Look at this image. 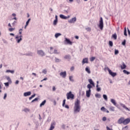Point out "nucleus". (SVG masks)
Returning <instances> with one entry per match:
<instances>
[{
	"instance_id": "nucleus-1",
	"label": "nucleus",
	"mask_w": 130,
	"mask_h": 130,
	"mask_svg": "<svg viewBox=\"0 0 130 130\" xmlns=\"http://www.w3.org/2000/svg\"><path fill=\"white\" fill-rule=\"evenodd\" d=\"M80 100L77 99V101L75 102L74 104V113H78V112L81 111V106H80Z\"/></svg>"
},
{
	"instance_id": "nucleus-2",
	"label": "nucleus",
	"mask_w": 130,
	"mask_h": 130,
	"mask_svg": "<svg viewBox=\"0 0 130 130\" xmlns=\"http://www.w3.org/2000/svg\"><path fill=\"white\" fill-rule=\"evenodd\" d=\"M67 99H74L75 98V95L74 94L72 93V91H70L69 92L67 93Z\"/></svg>"
},
{
	"instance_id": "nucleus-3",
	"label": "nucleus",
	"mask_w": 130,
	"mask_h": 130,
	"mask_svg": "<svg viewBox=\"0 0 130 130\" xmlns=\"http://www.w3.org/2000/svg\"><path fill=\"white\" fill-rule=\"evenodd\" d=\"M99 27L101 30H103V27H104V26L103 25V18L102 17L100 18Z\"/></svg>"
},
{
	"instance_id": "nucleus-4",
	"label": "nucleus",
	"mask_w": 130,
	"mask_h": 130,
	"mask_svg": "<svg viewBox=\"0 0 130 130\" xmlns=\"http://www.w3.org/2000/svg\"><path fill=\"white\" fill-rule=\"evenodd\" d=\"M52 49H53V47H50V53H51V54H52V53H54L55 54H58V53H59V52H58V51H57V50L56 49H54V52L52 51Z\"/></svg>"
},
{
	"instance_id": "nucleus-5",
	"label": "nucleus",
	"mask_w": 130,
	"mask_h": 130,
	"mask_svg": "<svg viewBox=\"0 0 130 130\" xmlns=\"http://www.w3.org/2000/svg\"><path fill=\"white\" fill-rule=\"evenodd\" d=\"M37 53L39 54V55H40L41 56H44L45 55V53L42 50H38L37 51Z\"/></svg>"
},
{
	"instance_id": "nucleus-6",
	"label": "nucleus",
	"mask_w": 130,
	"mask_h": 130,
	"mask_svg": "<svg viewBox=\"0 0 130 130\" xmlns=\"http://www.w3.org/2000/svg\"><path fill=\"white\" fill-rule=\"evenodd\" d=\"M108 71L109 72V74L112 76V77H115V76H116V73L112 72V71H111L109 69H108Z\"/></svg>"
},
{
	"instance_id": "nucleus-7",
	"label": "nucleus",
	"mask_w": 130,
	"mask_h": 130,
	"mask_svg": "<svg viewBox=\"0 0 130 130\" xmlns=\"http://www.w3.org/2000/svg\"><path fill=\"white\" fill-rule=\"evenodd\" d=\"M60 76L62 77L63 79H66V77H67V72H62L60 73Z\"/></svg>"
},
{
	"instance_id": "nucleus-8",
	"label": "nucleus",
	"mask_w": 130,
	"mask_h": 130,
	"mask_svg": "<svg viewBox=\"0 0 130 130\" xmlns=\"http://www.w3.org/2000/svg\"><path fill=\"white\" fill-rule=\"evenodd\" d=\"M129 122H130L129 118H127L125 119H124L123 124H124L125 125L126 124H128V123H129Z\"/></svg>"
},
{
	"instance_id": "nucleus-9",
	"label": "nucleus",
	"mask_w": 130,
	"mask_h": 130,
	"mask_svg": "<svg viewBox=\"0 0 130 130\" xmlns=\"http://www.w3.org/2000/svg\"><path fill=\"white\" fill-rule=\"evenodd\" d=\"M22 35H20L19 37L17 36L16 37V41L17 42V43H20L21 42V41H22Z\"/></svg>"
},
{
	"instance_id": "nucleus-10",
	"label": "nucleus",
	"mask_w": 130,
	"mask_h": 130,
	"mask_svg": "<svg viewBox=\"0 0 130 130\" xmlns=\"http://www.w3.org/2000/svg\"><path fill=\"white\" fill-rule=\"evenodd\" d=\"M124 120V118L121 117L120 119H118L117 122L119 124H121V123L123 124V121Z\"/></svg>"
},
{
	"instance_id": "nucleus-11",
	"label": "nucleus",
	"mask_w": 130,
	"mask_h": 130,
	"mask_svg": "<svg viewBox=\"0 0 130 130\" xmlns=\"http://www.w3.org/2000/svg\"><path fill=\"white\" fill-rule=\"evenodd\" d=\"M77 21V18L76 17H74L72 18L71 19L69 20V23H70L71 24H72L73 23H75Z\"/></svg>"
},
{
	"instance_id": "nucleus-12",
	"label": "nucleus",
	"mask_w": 130,
	"mask_h": 130,
	"mask_svg": "<svg viewBox=\"0 0 130 130\" xmlns=\"http://www.w3.org/2000/svg\"><path fill=\"white\" fill-rule=\"evenodd\" d=\"M60 18L61 19H63V20H67V19H69V18H70V16H65L64 15H63L62 14H60Z\"/></svg>"
},
{
	"instance_id": "nucleus-13",
	"label": "nucleus",
	"mask_w": 130,
	"mask_h": 130,
	"mask_svg": "<svg viewBox=\"0 0 130 130\" xmlns=\"http://www.w3.org/2000/svg\"><path fill=\"white\" fill-rule=\"evenodd\" d=\"M65 42H67V44H70V45H72L73 42L71 41V40H69V39H65Z\"/></svg>"
},
{
	"instance_id": "nucleus-14",
	"label": "nucleus",
	"mask_w": 130,
	"mask_h": 130,
	"mask_svg": "<svg viewBox=\"0 0 130 130\" xmlns=\"http://www.w3.org/2000/svg\"><path fill=\"white\" fill-rule=\"evenodd\" d=\"M55 126V122H52L51 123L50 128L49 130H53Z\"/></svg>"
},
{
	"instance_id": "nucleus-15",
	"label": "nucleus",
	"mask_w": 130,
	"mask_h": 130,
	"mask_svg": "<svg viewBox=\"0 0 130 130\" xmlns=\"http://www.w3.org/2000/svg\"><path fill=\"white\" fill-rule=\"evenodd\" d=\"M120 106H121L122 107H123V108H124V109H125L126 110H128V111H129V109L127 107H126V106L125 105H124V104H120Z\"/></svg>"
},
{
	"instance_id": "nucleus-16",
	"label": "nucleus",
	"mask_w": 130,
	"mask_h": 130,
	"mask_svg": "<svg viewBox=\"0 0 130 130\" xmlns=\"http://www.w3.org/2000/svg\"><path fill=\"white\" fill-rule=\"evenodd\" d=\"M86 97H90V95H91V89L86 91Z\"/></svg>"
},
{
	"instance_id": "nucleus-17",
	"label": "nucleus",
	"mask_w": 130,
	"mask_h": 130,
	"mask_svg": "<svg viewBox=\"0 0 130 130\" xmlns=\"http://www.w3.org/2000/svg\"><path fill=\"white\" fill-rule=\"evenodd\" d=\"M88 58H85L82 60V64H85V63H88Z\"/></svg>"
},
{
	"instance_id": "nucleus-18",
	"label": "nucleus",
	"mask_w": 130,
	"mask_h": 130,
	"mask_svg": "<svg viewBox=\"0 0 130 130\" xmlns=\"http://www.w3.org/2000/svg\"><path fill=\"white\" fill-rule=\"evenodd\" d=\"M23 95L24 97H27V96H30V95H31V92L28 91L26 92H24Z\"/></svg>"
},
{
	"instance_id": "nucleus-19",
	"label": "nucleus",
	"mask_w": 130,
	"mask_h": 130,
	"mask_svg": "<svg viewBox=\"0 0 130 130\" xmlns=\"http://www.w3.org/2000/svg\"><path fill=\"white\" fill-rule=\"evenodd\" d=\"M121 70H124L125 69H126V65H125L124 62H123L121 66Z\"/></svg>"
},
{
	"instance_id": "nucleus-20",
	"label": "nucleus",
	"mask_w": 130,
	"mask_h": 130,
	"mask_svg": "<svg viewBox=\"0 0 130 130\" xmlns=\"http://www.w3.org/2000/svg\"><path fill=\"white\" fill-rule=\"evenodd\" d=\"M88 82L90 84V85H92L93 86H95V84H94V82L91 79H88Z\"/></svg>"
},
{
	"instance_id": "nucleus-21",
	"label": "nucleus",
	"mask_w": 130,
	"mask_h": 130,
	"mask_svg": "<svg viewBox=\"0 0 130 130\" xmlns=\"http://www.w3.org/2000/svg\"><path fill=\"white\" fill-rule=\"evenodd\" d=\"M64 58L65 59H71V55H66L64 56Z\"/></svg>"
},
{
	"instance_id": "nucleus-22",
	"label": "nucleus",
	"mask_w": 130,
	"mask_h": 130,
	"mask_svg": "<svg viewBox=\"0 0 130 130\" xmlns=\"http://www.w3.org/2000/svg\"><path fill=\"white\" fill-rule=\"evenodd\" d=\"M30 21H31V19L30 18L28 19V20L26 21V25L25 26V28L28 26V25H29V22H30Z\"/></svg>"
},
{
	"instance_id": "nucleus-23",
	"label": "nucleus",
	"mask_w": 130,
	"mask_h": 130,
	"mask_svg": "<svg viewBox=\"0 0 130 130\" xmlns=\"http://www.w3.org/2000/svg\"><path fill=\"white\" fill-rule=\"evenodd\" d=\"M85 71L86 72H87V73H88V74H91V71H90V69H89V68L86 67L85 68Z\"/></svg>"
},
{
	"instance_id": "nucleus-24",
	"label": "nucleus",
	"mask_w": 130,
	"mask_h": 130,
	"mask_svg": "<svg viewBox=\"0 0 130 130\" xmlns=\"http://www.w3.org/2000/svg\"><path fill=\"white\" fill-rule=\"evenodd\" d=\"M59 36H61V34L57 33V34H55V38H57L59 37Z\"/></svg>"
},
{
	"instance_id": "nucleus-25",
	"label": "nucleus",
	"mask_w": 130,
	"mask_h": 130,
	"mask_svg": "<svg viewBox=\"0 0 130 130\" xmlns=\"http://www.w3.org/2000/svg\"><path fill=\"white\" fill-rule=\"evenodd\" d=\"M112 37H113V38H114L115 40H116V39H117V35H116V34H114V35H113L112 36Z\"/></svg>"
},
{
	"instance_id": "nucleus-26",
	"label": "nucleus",
	"mask_w": 130,
	"mask_h": 130,
	"mask_svg": "<svg viewBox=\"0 0 130 130\" xmlns=\"http://www.w3.org/2000/svg\"><path fill=\"white\" fill-rule=\"evenodd\" d=\"M96 91L98 92L101 91V88L99 87V85L98 84H96Z\"/></svg>"
},
{
	"instance_id": "nucleus-27",
	"label": "nucleus",
	"mask_w": 130,
	"mask_h": 130,
	"mask_svg": "<svg viewBox=\"0 0 130 130\" xmlns=\"http://www.w3.org/2000/svg\"><path fill=\"white\" fill-rule=\"evenodd\" d=\"M6 73H11V74H14L15 73V71L14 70H8L6 72Z\"/></svg>"
},
{
	"instance_id": "nucleus-28",
	"label": "nucleus",
	"mask_w": 130,
	"mask_h": 130,
	"mask_svg": "<svg viewBox=\"0 0 130 130\" xmlns=\"http://www.w3.org/2000/svg\"><path fill=\"white\" fill-rule=\"evenodd\" d=\"M111 102L113 103L114 105H116V103L115 102V100H114V99H111Z\"/></svg>"
},
{
	"instance_id": "nucleus-29",
	"label": "nucleus",
	"mask_w": 130,
	"mask_h": 130,
	"mask_svg": "<svg viewBox=\"0 0 130 130\" xmlns=\"http://www.w3.org/2000/svg\"><path fill=\"white\" fill-rule=\"evenodd\" d=\"M45 103H46V101L44 100V101H43L42 102V103L40 104V107H42V106H43V105H44L45 104Z\"/></svg>"
},
{
	"instance_id": "nucleus-30",
	"label": "nucleus",
	"mask_w": 130,
	"mask_h": 130,
	"mask_svg": "<svg viewBox=\"0 0 130 130\" xmlns=\"http://www.w3.org/2000/svg\"><path fill=\"white\" fill-rule=\"evenodd\" d=\"M123 73H124V74H125V75H129V74H130V73L129 72H127L125 70H123Z\"/></svg>"
},
{
	"instance_id": "nucleus-31",
	"label": "nucleus",
	"mask_w": 130,
	"mask_h": 130,
	"mask_svg": "<svg viewBox=\"0 0 130 130\" xmlns=\"http://www.w3.org/2000/svg\"><path fill=\"white\" fill-rule=\"evenodd\" d=\"M95 96L96 98H101V95H100V94H99V93L95 94Z\"/></svg>"
},
{
	"instance_id": "nucleus-32",
	"label": "nucleus",
	"mask_w": 130,
	"mask_h": 130,
	"mask_svg": "<svg viewBox=\"0 0 130 130\" xmlns=\"http://www.w3.org/2000/svg\"><path fill=\"white\" fill-rule=\"evenodd\" d=\"M124 35L125 36H127V34L126 33V27H125V28H124Z\"/></svg>"
},
{
	"instance_id": "nucleus-33",
	"label": "nucleus",
	"mask_w": 130,
	"mask_h": 130,
	"mask_svg": "<svg viewBox=\"0 0 130 130\" xmlns=\"http://www.w3.org/2000/svg\"><path fill=\"white\" fill-rule=\"evenodd\" d=\"M15 29V27L14 28H9V31L10 32H13V31H14Z\"/></svg>"
},
{
	"instance_id": "nucleus-34",
	"label": "nucleus",
	"mask_w": 130,
	"mask_h": 130,
	"mask_svg": "<svg viewBox=\"0 0 130 130\" xmlns=\"http://www.w3.org/2000/svg\"><path fill=\"white\" fill-rule=\"evenodd\" d=\"M101 110L102 111H106V109H105V108L104 107H102L101 108Z\"/></svg>"
},
{
	"instance_id": "nucleus-35",
	"label": "nucleus",
	"mask_w": 130,
	"mask_h": 130,
	"mask_svg": "<svg viewBox=\"0 0 130 130\" xmlns=\"http://www.w3.org/2000/svg\"><path fill=\"white\" fill-rule=\"evenodd\" d=\"M87 88H88V89H89V90H91V89L92 88V85H91V84H88Z\"/></svg>"
},
{
	"instance_id": "nucleus-36",
	"label": "nucleus",
	"mask_w": 130,
	"mask_h": 130,
	"mask_svg": "<svg viewBox=\"0 0 130 130\" xmlns=\"http://www.w3.org/2000/svg\"><path fill=\"white\" fill-rule=\"evenodd\" d=\"M55 61L56 62H59L60 61V60L57 58H55Z\"/></svg>"
},
{
	"instance_id": "nucleus-37",
	"label": "nucleus",
	"mask_w": 130,
	"mask_h": 130,
	"mask_svg": "<svg viewBox=\"0 0 130 130\" xmlns=\"http://www.w3.org/2000/svg\"><path fill=\"white\" fill-rule=\"evenodd\" d=\"M109 109L111 111H114V107H110Z\"/></svg>"
},
{
	"instance_id": "nucleus-38",
	"label": "nucleus",
	"mask_w": 130,
	"mask_h": 130,
	"mask_svg": "<svg viewBox=\"0 0 130 130\" xmlns=\"http://www.w3.org/2000/svg\"><path fill=\"white\" fill-rule=\"evenodd\" d=\"M110 46H113V43H112V41H110L109 42Z\"/></svg>"
},
{
	"instance_id": "nucleus-39",
	"label": "nucleus",
	"mask_w": 130,
	"mask_h": 130,
	"mask_svg": "<svg viewBox=\"0 0 130 130\" xmlns=\"http://www.w3.org/2000/svg\"><path fill=\"white\" fill-rule=\"evenodd\" d=\"M96 58L95 57H92L90 58V61H93V60L95 59Z\"/></svg>"
},
{
	"instance_id": "nucleus-40",
	"label": "nucleus",
	"mask_w": 130,
	"mask_h": 130,
	"mask_svg": "<svg viewBox=\"0 0 130 130\" xmlns=\"http://www.w3.org/2000/svg\"><path fill=\"white\" fill-rule=\"evenodd\" d=\"M103 98L104 99H105V100H107V95H106V94H104Z\"/></svg>"
},
{
	"instance_id": "nucleus-41",
	"label": "nucleus",
	"mask_w": 130,
	"mask_h": 130,
	"mask_svg": "<svg viewBox=\"0 0 130 130\" xmlns=\"http://www.w3.org/2000/svg\"><path fill=\"white\" fill-rule=\"evenodd\" d=\"M56 24H57V20H56V19H55L54 20V22H53V25H56Z\"/></svg>"
},
{
	"instance_id": "nucleus-42",
	"label": "nucleus",
	"mask_w": 130,
	"mask_h": 130,
	"mask_svg": "<svg viewBox=\"0 0 130 130\" xmlns=\"http://www.w3.org/2000/svg\"><path fill=\"white\" fill-rule=\"evenodd\" d=\"M118 53H119V51H118V50H116V49H115V54H118Z\"/></svg>"
},
{
	"instance_id": "nucleus-43",
	"label": "nucleus",
	"mask_w": 130,
	"mask_h": 130,
	"mask_svg": "<svg viewBox=\"0 0 130 130\" xmlns=\"http://www.w3.org/2000/svg\"><path fill=\"white\" fill-rule=\"evenodd\" d=\"M69 79L70 80V81H72V82L74 81V80L73 79V76H70Z\"/></svg>"
},
{
	"instance_id": "nucleus-44",
	"label": "nucleus",
	"mask_w": 130,
	"mask_h": 130,
	"mask_svg": "<svg viewBox=\"0 0 130 130\" xmlns=\"http://www.w3.org/2000/svg\"><path fill=\"white\" fill-rule=\"evenodd\" d=\"M42 73H43V74H46L47 73V71H46V70H43Z\"/></svg>"
},
{
	"instance_id": "nucleus-45",
	"label": "nucleus",
	"mask_w": 130,
	"mask_h": 130,
	"mask_svg": "<svg viewBox=\"0 0 130 130\" xmlns=\"http://www.w3.org/2000/svg\"><path fill=\"white\" fill-rule=\"evenodd\" d=\"M86 31H91V28H90V27H87V28H86Z\"/></svg>"
},
{
	"instance_id": "nucleus-46",
	"label": "nucleus",
	"mask_w": 130,
	"mask_h": 130,
	"mask_svg": "<svg viewBox=\"0 0 130 130\" xmlns=\"http://www.w3.org/2000/svg\"><path fill=\"white\" fill-rule=\"evenodd\" d=\"M74 70H75V67H72L70 69V70L71 72H73V71H74Z\"/></svg>"
},
{
	"instance_id": "nucleus-47",
	"label": "nucleus",
	"mask_w": 130,
	"mask_h": 130,
	"mask_svg": "<svg viewBox=\"0 0 130 130\" xmlns=\"http://www.w3.org/2000/svg\"><path fill=\"white\" fill-rule=\"evenodd\" d=\"M23 31V29H19V34L21 35V34H22V31Z\"/></svg>"
},
{
	"instance_id": "nucleus-48",
	"label": "nucleus",
	"mask_w": 130,
	"mask_h": 130,
	"mask_svg": "<svg viewBox=\"0 0 130 130\" xmlns=\"http://www.w3.org/2000/svg\"><path fill=\"white\" fill-rule=\"evenodd\" d=\"M64 105H66V100L63 101L62 106H64Z\"/></svg>"
},
{
	"instance_id": "nucleus-49",
	"label": "nucleus",
	"mask_w": 130,
	"mask_h": 130,
	"mask_svg": "<svg viewBox=\"0 0 130 130\" xmlns=\"http://www.w3.org/2000/svg\"><path fill=\"white\" fill-rule=\"evenodd\" d=\"M103 121H106V117H103Z\"/></svg>"
},
{
	"instance_id": "nucleus-50",
	"label": "nucleus",
	"mask_w": 130,
	"mask_h": 130,
	"mask_svg": "<svg viewBox=\"0 0 130 130\" xmlns=\"http://www.w3.org/2000/svg\"><path fill=\"white\" fill-rule=\"evenodd\" d=\"M38 100V98H36L34 100H33L31 102H35V101H37Z\"/></svg>"
},
{
	"instance_id": "nucleus-51",
	"label": "nucleus",
	"mask_w": 130,
	"mask_h": 130,
	"mask_svg": "<svg viewBox=\"0 0 130 130\" xmlns=\"http://www.w3.org/2000/svg\"><path fill=\"white\" fill-rule=\"evenodd\" d=\"M122 45H125V40H124L122 43Z\"/></svg>"
},
{
	"instance_id": "nucleus-52",
	"label": "nucleus",
	"mask_w": 130,
	"mask_h": 130,
	"mask_svg": "<svg viewBox=\"0 0 130 130\" xmlns=\"http://www.w3.org/2000/svg\"><path fill=\"white\" fill-rule=\"evenodd\" d=\"M65 108H67V109H69L70 108V107L68 105H65Z\"/></svg>"
},
{
	"instance_id": "nucleus-53",
	"label": "nucleus",
	"mask_w": 130,
	"mask_h": 130,
	"mask_svg": "<svg viewBox=\"0 0 130 130\" xmlns=\"http://www.w3.org/2000/svg\"><path fill=\"white\" fill-rule=\"evenodd\" d=\"M52 90H53V91H55V90H56V88H55V86H53Z\"/></svg>"
},
{
	"instance_id": "nucleus-54",
	"label": "nucleus",
	"mask_w": 130,
	"mask_h": 130,
	"mask_svg": "<svg viewBox=\"0 0 130 130\" xmlns=\"http://www.w3.org/2000/svg\"><path fill=\"white\" fill-rule=\"evenodd\" d=\"M46 80H47V78H44L41 81V82H43V81H46Z\"/></svg>"
},
{
	"instance_id": "nucleus-55",
	"label": "nucleus",
	"mask_w": 130,
	"mask_h": 130,
	"mask_svg": "<svg viewBox=\"0 0 130 130\" xmlns=\"http://www.w3.org/2000/svg\"><path fill=\"white\" fill-rule=\"evenodd\" d=\"M6 98H7V93H5L4 99H6Z\"/></svg>"
},
{
	"instance_id": "nucleus-56",
	"label": "nucleus",
	"mask_w": 130,
	"mask_h": 130,
	"mask_svg": "<svg viewBox=\"0 0 130 130\" xmlns=\"http://www.w3.org/2000/svg\"><path fill=\"white\" fill-rule=\"evenodd\" d=\"M5 86H9V82H7L5 83Z\"/></svg>"
},
{
	"instance_id": "nucleus-57",
	"label": "nucleus",
	"mask_w": 130,
	"mask_h": 130,
	"mask_svg": "<svg viewBox=\"0 0 130 130\" xmlns=\"http://www.w3.org/2000/svg\"><path fill=\"white\" fill-rule=\"evenodd\" d=\"M15 84H19V80H17L15 82Z\"/></svg>"
},
{
	"instance_id": "nucleus-58",
	"label": "nucleus",
	"mask_w": 130,
	"mask_h": 130,
	"mask_svg": "<svg viewBox=\"0 0 130 130\" xmlns=\"http://www.w3.org/2000/svg\"><path fill=\"white\" fill-rule=\"evenodd\" d=\"M32 75H33L35 77H36V73H32Z\"/></svg>"
},
{
	"instance_id": "nucleus-59",
	"label": "nucleus",
	"mask_w": 130,
	"mask_h": 130,
	"mask_svg": "<svg viewBox=\"0 0 130 130\" xmlns=\"http://www.w3.org/2000/svg\"><path fill=\"white\" fill-rule=\"evenodd\" d=\"M12 16H13V17H16V14L13 13V14H12Z\"/></svg>"
},
{
	"instance_id": "nucleus-60",
	"label": "nucleus",
	"mask_w": 130,
	"mask_h": 130,
	"mask_svg": "<svg viewBox=\"0 0 130 130\" xmlns=\"http://www.w3.org/2000/svg\"><path fill=\"white\" fill-rule=\"evenodd\" d=\"M127 31H128V34L129 35H130V31H129V29H127Z\"/></svg>"
},
{
	"instance_id": "nucleus-61",
	"label": "nucleus",
	"mask_w": 130,
	"mask_h": 130,
	"mask_svg": "<svg viewBox=\"0 0 130 130\" xmlns=\"http://www.w3.org/2000/svg\"><path fill=\"white\" fill-rule=\"evenodd\" d=\"M36 96V94H35L32 95H31L32 98H34V96Z\"/></svg>"
},
{
	"instance_id": "nucleus-62",
	"label": "nucleus",
	"mask_w": 130,
	"mask_h": 130,
	"mask_svg": "<svg viewBox=\"0 0 130 130\" xmlns=\"http://www.w3.org/2000/svg\"><path fill=\"white\" fill-rule=\"evenodd\" d=\"M8 26H9V27H12V25H11V23H9Z\"/></svg>"
},
{
	"instance_id": "nucleus-63",
	"label": "nucleus",
	"mask_w": 130,
	"mask_h": 130,
	"mask_svg": "<svg viewBox=\"0 0 130 130\" xmlns=\"http://www.w3.org/2000/svg\"><path fill=\"white\" fill-rule=\"evenodd\" d=\"M75 38L76 39H79V36H76Z\"/></svg>"
},
{
	"instance_id": "nucleus-64",
	"label": "nucleus",
	"mask_w": 130,
	"mask_h": 130,
	"mask_svg": "<svg viewBox=\"0 0 130 130\" xmlns=\"http://www.w3.org/2000/svg\"><path fill=\"white\" fill-rule=\"evenodd\" d=\"M55 20H57V15H56V16H55Z\"/></svg>"
}]
</instances>
